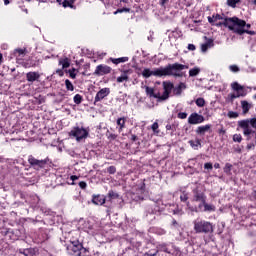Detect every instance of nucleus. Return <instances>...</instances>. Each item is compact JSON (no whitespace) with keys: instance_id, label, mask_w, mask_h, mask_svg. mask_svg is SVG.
Returning <instances> with one entry per match:
<instances>
[{"instance_id":"f257e3e1","label":"nucleus","mask_w":256,"mask_h":256,"mask_svg":"<svg viewBox=\"0 0 256 256\" xmlns=\"http://www.w3.org/2000/svg\"><path fill=\"white\" fill-rule=\"evenodd\" d=\"M183 69H189V67L179 64V63H174V64H169L165 68H156L154 70H151L149 68H146L142 71V76L145 77V79H149V77H167V76H173V77H183V74L177 73L175 71H183Z\"/></svg>"},{"instance_id":"f03ea898","label":"nucleus","mask_w":256,"mask_h":256,"mask_svg":"<svg viewBox=\"0 0 256 256\" xmlns=\"http://www.w3.org/2000/svg\"><path fill=\"white\" fill-rule=\"evenodd\" d=\"M215 25L216 27H221V25H224V27H228L230 31H233L238 35H243V33H248V35H253V32L243 30V28H241V27H245V20H241L237 17L224 18L223 22H218Z\"/></svg>"},{"instance_id":"7ed1b4c3","label":"nucleus","mask_w":256,"mask_h":256,"mask_svg":"<svg viewBox=\"0 0 256 256\" xmlns=\"http://www.w3.org/2000/svg\"><path fill=\"white\" fill-rule=\"evenodd\" d=\"M194 230L196 233H211L213 225L207 221L194 222Z\"/></svg>"},{"instance_id":"20e7f679","label":"nucleus","mask_w":256,"mask_h":256,"mask_svg":"<svg viewBox=\"0 0 256 256\" xmlns=\"http://www.w3.org/2000/svg\"><path fill=\"white\" fill-rule=\"evenodd\" d=\"M70 137H75L76 141H81L83 139H87L89 137V132L85 130V128H79V127H74L70 132H69Z\"/></svg>"},{"instance_id":"39448f33","label":"nucleus","mask_w":256,"mask_h":256,"mask_svg":"<svg viewBox=\"0 0 256 256\" xmlns=\"http://www.w3.org/2000/svg\"><path fill=\"white\" fill-rule=\"evenodd\" d=\"M81 249H83V245L77 241L71 242L70 245L67 246L69 253L76 256H81Z\"/></svg>"},{"instance_id":"423d86ee","label":"nucleus","mask_w":256,"mask_h":256,"mask_svg":"<svg viewBox=\"0 0 256 256\" xmlns=\"http://www.w3.org/2000/svg\"><path fill=\"white\" fill-rule=\"evenodd\" d=\"M163 89H164V92L162 95L160 94V101H167V99H169V95L171 94V91H173V83L163 82Z\"/></svg>"},{"instance_id":"0eeeda50","label":"nucleus","mask_w":256,"mask_h":256,"mask_svg":"<svg viewBox=\"0 0 256 256\" xmlns=\"http://www.w3.org/2000/svg\"><path fill=\"white\" fill-rule=\"evenodd\" d=\"M109 73H111V67L103 64L98 65L94 71V75H96L97 77L109 75Z\"/></svg>"},{"instance_id":"6e6552de","label":"nucleus","mask_w":256,"mask_h":256,"mask_svg":"<svg viewBox=\"0 0 256 256\" xmlns=\"http://www.w3.org/2000/svg\"><path fill=\"white\" fill-rule=\"evenodd\" d=\"M203 121H205V117L197 113H192L188 118V123L190 125H199V123H203Z\"/></svg>"},{"instance_id":"1a4fd4ad","label":"nucleus","mask_w":256,"mask_h":256,"mask_svg":"<svg viewBox=\"0 0 256 256\" xmlns=\"http://www.w3.org/2000/svg\"><path fill=\"white\" fill-rule=\"evenodd\" d=\"M107 95H109V88H103L101 89L97 94H96V97H95V102H99L101 101L102 99H105V97H107Z\"/></svg>"},{"instance_id":"9d476101","label":"nucleus","mask_w":256,"mask_h":256,"mask_svg":"<svg viewBox=\"0 0 256 256\" xmlns=\"http://www.w3.org/2000/svg\"><path fill=\"white\" fill-rule=\"evenodd\" d=\"M194 201L196 203H199L198 207H199V209H201V207H203V205H205V195H203L201 193L195 194Z\"/></svg>"},{"instance_id":"9b49d317","label":"nucleus","mask_w":256,"mask_h":256,"mask_svg":"<svg viewBox=\"0 0 256 256\" xmlns=\"http://www.w3.org/2000/svg\"><path fill=\"white\" fill-rule=\"evenodd\" d=\"M146 94L149 95V97H154V99L161 101V93L155 94V90L149 86H146Z\"/></svg>"},{"instance_id":"f8f14e48","label":"nucleus","mask_w":256,"mask_h":256,"mask_svg":"<svg viewBox=\"0 0 256 256\" xmlns=\"http://www.w3.org/2000/svg\"><path fill=\"white\" fill-rule=\"evenodd\" d=\"M106 199L102 198L101 195H94L92 198V203L94 205H105Z\"/></svg>"},{"instance_id":"ddd939ff","label":"nucleus","mask_w":256,"mask_h":256,"mask_svg":"<svg viewBox=\"0 0 256 256\" xmlns=\"http://www.w3.org/2000/svg\"><path fill=\"white\" fill-rule=\"evenodd\" d=\"M211 130V124H207L205 126H200L196 129V133L197 135H205V133H207V131Z\"/></svg>"},{"instance_id":"4468645a","label":"nucleus","mask_w":256,"mask_h":256,"mask_svg":"<svg viewBox=\"0 0 256 256\" xmlns=\"http://www.w3.org/2000/svg\"><path fill=\"white\" fill-rule=\"evenodd\" d=\"M26 77H27V81L33 82V81H37L40 75L37 72H29L26 74Z\"/></svg>"},{"instance_id":"2eb2a0df","label":"nucleus","mask_w":256,"mask_h":256,"mask_svg":"<svg viewBox=\"0 0 256 256\" xmlns=\"http://www.w3.org/2000/svg\"><path fill=\"white\" fill-rule=\"evenodd\" d=\"M30 165H37L38 167H43L45 165V161L43 160H37L35 158H29Z\"/></svg>"},{"instance_id":"dca6fc26","label":"nucleus","mask_w":256,"mask_h":256,"mask_svg":"<svg viewBox=\"0 0 256 256\" xmlns=\"http://www.w3.org/2000/svg\"><path fill=\"white\" fill-rule=\"evenodd\" d=\"M187 86L185 85V83H180L178 87L174 88V94L175 95H181V93L183 92V89H186Z\"/></svg>"},{"instance_id":"f3484780","label":"nucleus","mask_w":256,"mask_h":256,"mask_svg":"<svg viewBox=\"0 0 256 256\" xmlns=\"http://www.w3.org/2000/svg\"><path fill=\"white\" fill-rule=\"evenodd\" d=\"M110 61L114 63V65H119V63H126V61H129V58L122 57V58H111Z\"/></svg>"},{"instance_id":"a211bd4d","label":"nucleus","mask_w":256,"mask_h":256,"mask_svg":"<svg viewBox=\"0 0 256 256\" xmlns=\"http://www.w3.org/2000/svg\"><path fill=\"white\" fill-rule=\"evenodd\" d=\"M59 65H62V69H67L71 65L69 63V58H64L59 60Z\"/></svg>"},{"instance_id":"6ab92c4d","label":"nucleus","mask_w":256,"mask_h":256,"mask_svg":"<svg viewBox=\"0 0 256 256\" xmlns=\"http://www.w3.org/2000/svg\"><path fill=\"white\" fill-rule=\"evenodd\" d=\"M199 73H201V69L200 68H192L189 70V76L190 77H197V75H199Z\"/></svg>"},{"instance_id":"aec40b11","label":"nucleus","mask_w":256,"mask_h":256,"mask_svg":"<svg viewBox=\"0 0 256 256\" xmlns=\"http://www.w3.org/2000/svg\"><path fill=\"white\" fill-rule=\"evenodd\" d=\"M109 201H113V199H119V194L113 190L109 191L108 193Z\"/></svg>"},{"instance_id":"412c9836","label":"nucleus","mask_w":256,"mask_h":256,"mask_svg":"<svg viewBox=\"0 0 256 256\" xmlns=\"http://www.w3.org/2000/svg\"><path fill=\"white\" fill-rule=\"evenodd\" d=\"M243 113H248L249 109H251V105H249V102L247 101H242L241 102Z\"/></svg>"},{"instance_id":"4be33fe9","label":"nucleus","mask_w":256,"mask_h":256,"mask_svg":"<svg viewBox=\"0 0 256 256\" xmlns=\"http://www.w3.org/2000/svg\"><path fill=\"white\" fill-rule=\"evenodd\" d=\"M189 144L193 149H197V147H201V140L199 139H197L196 141L190 140Z\"/></svg>"},{"instance_id":"5701e85b","label":"nucleus","mask_w":256,"mask_h":256,"mask_svg":"<svg viewBox=\"0 0 256 256\" xmlns=\"http://www.w3.org/2000/svg\"><path fill=\"white\" fill-rule=\"evenodd\" d=\"M123 81H129V76L127 73H124L117 78V83H123Z\"/></svg>"},{"instance_id":"b1692460","label":"nucleus","mask_w":256,"mask_h":256,"mask_svg":"<svg viewBox=\"0 0 256 256\" xmlns=\"http://www.w3.org/2000/svg\"><path fill=\"white\" fill-rule=\"evenodd\" d=\"M231 87L234 91H243V86H241L239 83L234 82L231 84Z\"/></svg>"},{"instance_id":"393cba45","label":"nucleus","mask_w":256,"mask_h":256,"mask_svg":"<svg viewBox=\"0 0 256 256\" xmlns=\"http://www.w3.org/2000/svg\"><path fill=\"white\" fill-rule=\"evenodd\" d=\"M209 47H213V40H208L207 43L202 45V51H207Z\"/></svg>"},{"instance_id":"a878e982","label":"nucleus","mask_w":256,"mask_h":256,"mask_svg":"<svg viewBox=\"0 0 256 256\" xmlns=\"http://www.w3.org/2000/svg\"><path fill=\"white\" fill-rule=\"evenodd\" d=\"M202 207H204V211H215V206L209 205L207 203L202 204Z\"/></svg>"},{"instance_id":"bb28decb","label":"nucleus","mask_w":256,"mask_h":256,"mask_svg":"<svg viewBox=\"0 0 256 256\" xmlns=\"http://www.w3.org/2000/svg\"><path fill=\"white\" fill-rule=\"evenodd\" d=\"M117 125H119L120 130L125 129V118H119L117 120Z\"/></svg>"},{"instance_id":"cd10ccee","label":"nucleus","mask_w":256,"mask_h":256,"mask_svg":"<svg viewBox=\"0 0 256 256\" xmlns=\"http://www.w3.org/2000/svg\"><path fill=\"white\" fill-rule=\"evenodd\" d=\"M82 101H83V97L81 95L76 94L74 96V103H76V105H79Z\"/></svg>"},{"instance_id":"c85d7f7f","label":"nucleus","mask_w":256,"mask_h":256,"mask_svg":"<svg viewBox=\"0 0 256 256\" xmlns=\"http://www.w3.org/2000/svg\"><path fill=\"white\" fill-rule=\"evenodd\" d=\"M65 85L68 91H73L75 88L73 87V83H71V81L66 80L65 81Z\"/></svg>"},{"instance_id":"c756f323","label":"nucleus","mask_w":256,"mask_h":256,"mask_svg":"<svg viewBox=\"0 0 256 256\" xmlns=\"http://www.w3.org/2000/svg\"><path fill=\"white\" fill-rule=\"evenodd\" d=\"M196 105H197L198 107H204V106H205V99H203V98H198V99L196 100Z\"/></svg>"},{"instance_id":"7c9ffc66","label":"nucleus","mask_w":256,"mask_h":256,"mask_svg":"<svg viewBox=\"0 0 256 256\" xmlns=\"http://www.w3.org/2000/svg\"><path fill=\"white\" fill-rule=\"evenodd\" d=\"M242 139L243 138L241 137V134H235L233 136V141H235L236 143H241Z\"/></svg>"},{"instance_id":"2f4dec72","label":"nucleus","mask_w":256,"mask_h":256,"mask_svg":"<svg viewBox=\"0 0 256 256\" xmlns=\"http://www.w3.org/2000/svg\"><path fill=\"white\" fill-rule=\"evenodd\" d=\"M129 11H131V9L129 8L118 9L117 11L114 12V15H117V13H129Z\"/></svg>"},{"instance_id":"473e14b6","label":"nucleus","mask_w":256,"mask_h":256,"mask_svg":"<svg viewBox=\"0 0 256 256\" xmlns=\"http://www.w3.org/2000/svg\"><path fill=\"white\" fill-rule=\"evenodd\" d=\"M230 71H232V73H239V66L237 65H231L229 66Z\"/></svg>"},{"instance_id":"72a5a7b5","label":"nucleus","mask_w":256,"mask_h":256,"mask_svg":"<svg viewBox=\"0 0 256 256\" xmlns=\"http://www.w3.org/2000/svg\"><path fill=\"white\" fill-rule=\"evenodd\" d=\"M237 3H239V0H227V4L230 7H235L237 5Z\"/></svg>"},{"instance_id":"f704fd0d","label":"nucleus","mask_w":256,"mask_h":256,"mask_svg":"<svg viewBox=\"0 0 256 256\" xmlns=\"http://www.w3.org/2000/svg\"><path fill=\"white\" fill-rule=\"evenodd\" d=\"M63 7H70L73 9V4L69 2V0H64L62 3Z\"/></svg>"},{"instance_id":"c9c22d12","label":"nucleus","mask_w":256,"mask_h":256,"mask_svg":"<svg viewBox=\"0 0 256 256\" xmlns=\"http://www.w3.org/2000/svg\"><path fill=\"white\" fill-rule=\"evenodd\" d=\"M228 117H230L231 119H237V117H239V114L237 112H229Z\"/></svg>"},{"instance_id":"e433bc0d","label":"nucleus","mask_w":256,"mask_h":256,"mask_svg":"<svg viewBox=\"0 0 256 256\" xmlns=\"http://www.w3.org/2000/svg\"><path fill=\"white\" fill-rule=\"evenodd\" d=\"M26 49L17 48L14 50V53H18L19 55H25Z\"/></svg>"},{"instance_id":"4c0bfd02","label":"nucleus","mask_w":256,"mask_h":256,"mask_svg":"<svg viewBox=\"0 0 256 256\" xmlns=\"http://www.w3.org/2000/svg\"><path fill=\"white\" fill-rule=\"evenodd\" d=\"M77 70L75 68H73L72 70H69V73H70V77L72 79H75L77 77V74H75Z\"/></svg>"},{"instance_id":"58836bf2","label":"nucleus","mask_w":256,"mask_h":256,"mask_svg":"<svg viewBox=\"0 0 256 256\" xmlns=\"http://www.w3.org/2000/svg\"><path fill=\"white\" fill-rule=\"evenodd\" d=\"M178 119H187V113L186 112L178 113Z\"/></svg>"},{"instance_id":"ea45409f","label":"nucleus","mask_w":256,"mask_h":256,"mask_svg":"<svg viewBox=\"0 0 256 256\" xmlns=\"http://www.w3.org/2000/svg\"><path fill=\"white\" fill-rule=\"evenodd\" d=\"M116 171H117V169L115 168V166H110L108 168V173H110V175L115 174Z\"/></svg>"},{"instance_id":"a19ab883","label":"nucleus","mask_w":256,"mask_h":256,"mask_svg":"<svg viewBox=\"0 0 256 256\" xmlns=\"http://www.w3.org/2000/svg\"><path fill=\"white\" fill-rule=\"evenodd\" d=\"M159 129V124L157 122L152 124V131L156 132Z\"/></svg>"},{"instance_id":"79ce46f5","label":"nucleus","mask_w":256,"mask_h":256,"mask_svg":"<svg viewBox=\"0 0 256 256\" xmlns=\"http://www.w3.org/2000/svg\"><path fill=\"white\" fill-rule=\"evenodd\" d=\"M245 27H246L247 29H251V24H247V22H245V25L242 26V27H240V28L243 29V31H247V29H245Z\"/></svg>"},{"instance_id":"37998d69","label":"nucleus","mask_w":256,"mask_h":256,"mask_svg":"<svg viewBox=\"0 0 256 256\" xmlns=\"http://www.w3.org/2000/svg\"><path fill=\"white\" fill-rule=\"evenodd\" d=\"M204 168H205V169H213V164H211V163H205V164H204Z\"/></svg>"},{"instance_id":"c03bdc74","label":"nucleus","mask_w":256,"mask_h":256,"mask_svg":"<svg viewBox=\"0 0 256 256\" xmlns=\"http://www.w3.org/2000/svg\"><path fill=\"white\" fill-rule=\"evenodd\" d=\"M221 20H223V17H221V15L216 14V15L214 16V21H221Z\"/></svg>"},{"instance_id":"a18cd8bd","label":"nucleus","mask_w":256,"mask_h":256,"mask_svg":"<svg viewBox=\"0 0 256 256\" xmlns=\"http://www.w3.org/2000/svg\"><path fill=\"white\" fill-rule=\"evenodd\" d=\"M180 199H181V201H187V199H189V197L187 196V194H182L180 196Z\"/></svg>"},{"instance_id":"49530a36","label":"nucleus","mask_w":256,"mask_h":256,"mask_svg":"<svg viewBox=\"0 0 256 256\" xmlns=\"http://www.w3.org/2000/svg\"><path fill=\"white\" fill-rule=\"evenodd\" d=\"M79 187L81 188V189H85L86 187H87V183H85V182H80L79 183Z\"/></svg>"},{"instance_id":"de8ad7c7","label":"nucleus","mask_w":256,"mask_h":256,"mask_svg":"<svg viewBox=\"0 0 256 256\" xmlns=\"http://www.w3.org/2000/svg\"><path fill=\"white\" fill-rule=\"evenodd\" d=\"M188 49H189V51H195V45L189 44Z\"/></svg>"},{"instance_id":"09e8293b","label":"nucleus","mask_w":256,"mask_h":256,"mask_svg":"<svg viewBox=\"0 0 256 256\" xmlns=\"http://www.w3.org/2000/svg\"><path fill=\"white\" fill-rule=\"evenodd\" d=\"M231 167V164H226L224 169L225 171H231Z\"/></svg>"},{"instance_id":"8fccbe9b","label":"nucleus","mask_w":256,"mask_h":256,"mask_svg":"<svg viewBox=\"0 0 256 256\" xmlns=\"http://www.w3.org/2000/svg\"><path fill=\"white\" fill-rule=\"evenodd\" d=\"M208 21L209 23H215V17L214 16L208 17Z\"/></svg>"},{"instance_id":"3c124183","label":"nucleus","mask_w":256,"mask_h":256,"mask_svg":"<svg viewBox=\"0 0 256 256\" xmlns=\"http://www.w3.org/2000/svg\"><path fill=\"white\" fill-rule=\"evenodd\" d=\"M70 179H71L72 181H77V179H79V177L76 176V175H73V176L70 177Z\"/></svg>"},{"instance_id":"603ef678","label":"nucleus","mask_w":256,"mask_h":256,"mask_svg":"<svg viewBox=\"0 0 256 256\" xmlns=\"http://www.w3.org/2000/svg\"><path fill=\"white\" fill-rule=\"evenodd\" d=\"M168 0H160V5H165V3H167Z\"/></svg>"},{"instance_id":"864d4df0","label":"nucleus","mask_w":256,"mask_h":256,"mask_svg":"<svg viewBox=\"0 0 256 256\" xmlns=\"http://www.w3.org/2000/svg\"><path fill=\"white\" fill-rule=\"evenodd\" d=\"M188 208L191 210V211H197V208H191L189 207V204H187Z\"/></svg>"},{"instance_id":"5fc2aeb1","label":"nucleus","mask_w":256,"mask_h":256,"mask_svg":"<svg viewBox=\"0 0 256 256\" xmlns=\"http://www.w3.org/2000/svg\"><path fill=\"white\" fill-rule=\"evenodd\" d=\"M215 169H219L220 165L219 163L214 164Z\"/></svg>"},{"instance_id":"6e6d98bb","label":"nucleus","mask_w":256,"mask_h":256,"mask_svg":"<svg viewBox=\"0 0 256 256\" xmlns=\"http://www.w3.org/2000/svg\"><path fill=\"white\" fill-rule=\"evenodd\" d=\"M236 97H241V94H238L237 96L232 95V99H236Z\"/></svg>"},{"instance_id":"4d7b16f0","label":"nucleus","mask_w":256,"mask_h":256,"mask_svg":"<svg viewBox=\"0 0 256 256\" xmlns=\"http://www.w3.org/2000/svg\"><path fill=\"white\" fill-rule=\"evenodd\" d=\"M5 5H9V0H4Z\"/></svg>"},{"instance_id":"13d9d810","label":"nucleus","mask_w":256,"mask_h":256,"mask_svg":"<svg viewBox=\"0 0 256 256\" xmlns=\"http://www.w3.org/2000/svg\"><path fill=\"white\" fill-rule=\"evenodd\" d=\"M253 147V145H248L247 149H251Z\"/></svg>"},{"instance_id":"bf43d9fd","label":"nucleus","mask_w":256,"mask_h":256,"mask_svg":"<svg viewBox=\"0 0 256 256\" xmlns=\"http://www.w3.org/2000/svg\"><path fill=\"white\" fill-rule=\"evenodd\" d=\"M2 59H3V55L0 54V62H1Z\"/></svg>"},{"instance_id":"052dcab7","label":"nucleus","mask_w":256,"mask_h":256,"mask_svg":"<svg viewBox=\"0 0 256 256\" xmlns=\"http://www.w3.org/2000/svg\"><path fill=\"white\" fill-rule=\"evenodd\" d=\"M177 213H179V211H177V210H174V214H177Z\"/></svg>"},{"instance_id":"680f3d73","label":"nucleus","mask_w":256,"mask_h":256,"mask_svg":"<svg viewBox=\"0 0 256 256\" xmlns=\"http://www.w3.org/2000/svg\"><path fill=\"white\" fill-rule=\"evenodd\" d=\"M254 5H256V0L253 1Z\"/></svg>"},{"instance_id":"e2e57ef3","label":"nucleus","mask_w":256,"mask_h":256,"mask_svg":"<svg viewBox=\"0 0 256 256\" xmlns=\"http://www.w3.org/2000/svg\"><path fill=\"white\" fill-rule=\"evenodd\" d=\"M124 3H127V0H123Z\"/></svg>"},{"instance_id":"0e129e2a","label":"nucleus","mask_w":256,"mask_h":256,"mask_svg":"<svg viewBox=\"0 0 256 256\" xmlns=\"http://www.w3.org/2000/svg\"><path fill=\"white\" fill-rule=\"evenodd\" d=\"M221 133H225V131H224V130H221Z\"/></svg>"},{"instance_id":"69168bd1","label":"nucleus","mask_w":256,"mask_h":256,"mask_svg":"<svg viewBox=\"0 0 256 256\" xmlns=\"http://www.w3.org/2000/svg\"><path fill=\"white\" fill-rule=\"evenodd\" d=\"M221 133H225V131H224V130H221Z\"/></svg>"},{"instance_id":"338daca9","label":"nucleus","mask_w":256,"mask_h":256,"mask_svg":"<svg viewBox=\"0 0 256 256\" xmlns=\"http://www.w3.org/2000/svg\"><path fill=\"white\" fill-rule=\"evenodd\" d=\"M61 0H57L58 3H60Z\"/></svg>"},{"instance_id":"774afa93","label":"nucleus","mask_w":256,"mask_h":256,"mask_svg":"<svg viewBox=\"0 0 256 256\" xmlns=\"http://www.w3.org/2000/svg\"><path fill=\"white\" fill-rule=\"evenodd\" d=\"M254 99H256V95L254 96Z\"/></svg>"}]
</instances>
